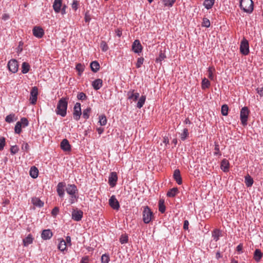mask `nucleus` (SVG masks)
<instances>
[{
    "label": "nucleus",
    "instance_id": "nucleus-1",
    "mask_svg": "<svg viewBox=\"0 0 263 263\" xmlns=\"http://www.w3.org/2000/svg\"><path fill=\"white\" fill-rule=\"evenodd\" d=\"M68 106V102L66 98H62L58 102L56 113L62 117H65L66 115V111Z\"/></svg>",
    "mask_w": 263,
    "mask_h": 263
},
{
    "label": "nucleus",
    "instance_id": "nucleus-2",
    "mask_svg": "<svg viewBox=\"0 0 263 263\" xmlns=\"http://www.w3.org/2000/svg\"><path fill=\"white\" fill-rule=\"evenodd\" d=\"M142 217L145 223H149L154 217L153 213L148 206L143 207Z\"/></svg>",
    "mask_w": 263,
    "mask_h": 263
},
{
    "label": "nucleus",
    "instance_id": "nucleus-3",
    "mask_svg": "<svg viewBox=\"0 0 263 263\" xmlns=\"http://www.w3.org/2000/svg\"><path fill=\"white\" fill-rule=\"evenodd\" d=\"M240 7L245 12L250 13L253 10L252 0H240Z\"/></svg>",
    "mask_w": 263,
    "mask_h": 263
},
{
    "label": "nucleus",
    "instance_id": "nucleus-4",
    "mask_svg": "<svg viewBox=\"0 0 263 263\" xmlns=\"http://www.w3.org/2000/svg\"><path fill=\"white\" fill-rule=\"evenodd\" d=\"M249 112L250 111L248 108L246 106L242 107L240 110V120L243 126H246L247 125V121Z\"/></svg>",
    "mask_w": 263,
    "mask_h": 263
},
{
    "label": "nucleus",
    "instance_id": "nucleus-5",
    "mask_svg": "<svg viewBox=\"0 0 263 263\" xmlns=\"http://www.w3.org/2000/svg\"><path fill=\"white\" fill-rule=\"evenodd\" d=\"M249 44L248 41L243 38L240 42V52L241 54L246 55L249 53Z\"/></svg>",
    "mask_w": 263,
    "mask_h": 263
},
{
    "label": "nucleus",
    "instance_id": "nucleus-6",
    "mask_svg": "<svg viewBox=\"0 0 263 263\" xmlns=\"http://www.w3.org/2000/svg\"><path fill=\"white\" fill-rule=\"evenodd\" d=\"M82 115L81 104L76 103L73 108V116L74 120L78 121Z\"/></svg>",
    "mask_w": 263,
    "mask_h": 263
},
{
    "label": "nucleus",
    "instance_id": "nucleus-7",
    "mask_svg": "<svg viewBox=\"0 0 263 263\" xmlns=\"http://www.w3.org/2000/svg\"><path fill=\"white\" fill-rule=\"evenodd\" d=\"M8 68L10 71L15 73L18 70V65L17 62L15 59L10 60L7 65Z\"/></svg>",
    "mask_w": 263,
    "mask_h": 263
},
{
    "label": "nucleus",
    "instance_id": "nucleus-8",
    "mask_svg": "<svg viewBox=\"0 0 263 263\" xmlns=\"http://www.w3.org/2000/svg\"><path fill=\"white\" fill-rule=\"evenodd\" d=\"M38 95V89L36 87H33L30 92V101L32 104H35L37 101Z\"/></svg>",
    "mask_w": 263,
    "mask_h": 263
},
{
    "label": "nucleus",
    "instance_id": "nucleus-9",
    "mask_svg": "<svg viewBox=\"0 0 263 263\" xmlns=\"http://www.w3.org/2000/svg\"><path fill=\"white\" fill-rule=\"evenodd\" d=\"M83 213L81 210H73L71 213V218L76 221H79L82 219Z\"/></svg>",
    "mask_w": 263,
    "mask_h": 263
},
{
    "label": "nucleus",
    "instance_id": "nucleus-10",
    "mask_svg": "<svg viewBox=\"0 0 263 263\" xmlns=\"http://www.w3.org/2000/svg\"><path fill=\"white\" fill-rule=\"evenodd\" d=\"M109 204L114 210H118L119 209V202L116 199L115 195L111 196L109 199Z\"/></svg>",
    "mask_w": 263,
    "mask_h": 263
},
{
    "label": "nucleus",
    "instance_id": "nucleus-11",
    "mask_svg": "<svg viewBox=\"0 0 263 263\" xmlns=\"http://www.w3.org/2000/svg\"><path fill=\"white\" fill-rule=\"evenodd\" d=\"M118 180L117 174L116 172H111L108 178V183L110 186L114 187L116 185Z\"/></svg>",
    "mask_w": 263,
    "mask_h": 263
},
{
    "label": "nucleus",
    "instance_id": "nucleus-12",
    "mask_svg": "<svg viewBox=\"0 0 263 263\" xmlns=\"http://www.w3.org/2000/svg\"><path fill=\"white\" fill-rule=\"evenodd\" d=\"M139 93L135 91L134 89H131L127 92V99L133 101H136L139 97Z\"/></svg>",
    "mask_w": 263,
    "mask_h": 263
},
{
    "label": "nucleus",
    "instance_id": "nucleus-13",
    "mask_svg": "<svg viewBox=\"0 0 263 263\" xmlns=\"http://www.w3.org/2000/svg\"><path fill=\"white\" fill-rule=\"evenodd\" d=\"M132 49L135 53H137L142 51V46L138 40H136L133 43Z\"/></svg>",
    "mask_w": 263,
    "mask_h": 263
},
{
    "label": "nucleus",
    "instance_id": "nucleus-14",
    "mask_svg": "<svg viewBox=\"0 0 263 263\" xmlns=\"http://www.w3.org/2000/svg\"><path fill=\"white\" fill-rule=\"evenodd\" d=\"M61 148L65 152H70L71 151V145L67 139H63L60 144Z\"/></svg>",
    "mask_w": 263,
    "mask_h": 263
},
{
    "label": "nucleus",
    "instance_id": "nucleus-15",
    "mask_svg": "<svg viewBox=\"0 0 263 263\" xmlns=\"http://www.w3.org/2000/svg\"><path fill=\"white\" fill-rule=\"evenodd\" d=\"M32 32L34 36L37 38H41L44 34L43 29L38 26L34 27L32 30Z\"/></svg>",
    "mask_w": 263,
    "mask_h": 263
},
{
    "label": "nucleus",
    "instance_id": "nucleus-16",
    "mask_svg": "<svg viewBox=\"0 0 263 263\" xmlns=\"http://www.w3.org/2000/svg\"><path fill=\"white\" fill-rule=\"evenodd\" d=\"M65 183L64 182H59L57 185V193L60 197H63L64 195V187Z\"/></svg>",
    "mask_w": 263,
    "mask_h": 263
},
{
    "label": "nucleus",
    "instance_id": "nucleus-17",
    "mask_svg": "<svg viewBox=\"0 0 263 263\" xmlns=\"http://www.w3.org/2000/svg\"><path fill=\"white\" fill-rule=\"evenodd\" d=\"M53 235L51 231L49 229L44 230L41 234V237L44 240L50 239Z\"/></svg>",
    "mask_w": 263,
    "mask_h": 263
},
{
    "label": "nucleus",
    "instance_id": "nucleus-18",
    "mask_svg": "<svg viewBox=\"0 0 263 263\" xmlns=\"http://www.w3.org/2000/svg\"><path fill=\"white\" fill-rule=\"evenodd\" d=\"M66 191L70 196L75 195L77 191V186L74 184H68L66 188Z\"/></svg>",
    "mask_w": 263,
    "mask_h": 263
},
{
    "label": "nucleus",
    "instance_id": "nucleus-19",
    "mask_svg": "<svg viewBox=\"0 0 263 263\" xmlns=\"http://www.w3.org/2000/svg\"><path fill=\"white\" fill-rule=\"evenodd\" d=\"M62 6V0H54L53 4V8L56 13H59L60 12Z\"/></svg>",
    "mask_w": 263,
    "mask_h": 263
},
{
    "label": "nucleus",
    "instance_id": "nucleus-20",
    "mask_svg": "<svg viewBox=\"0 0 263 263\" xmlns=\"http://www.w3.org/2000/svg\"><path fill=\"white\" fill-rule=\"evenodd\" d=\"M230 163L226 159H223L221 162V169L224 172H228L229 171Z\"/></svg>",
    "mask_w": 263,
    "mask_h": 263
},
{
    "label": "nucleus",
    "instance_id": "nucleus-21",
    "mask_svg": "<svg viewBox=\"0 0 263 263\" xmlns=\"http://www.w3.org/2000/svg\"><path fill=\"white\" fill-rule=\"evenodd\" d=\"M173 177L174 179L178 184H182V178L180 175V171L179 170H175Z\"/></svg>",
    "mask_w": 263,
    "mask_h": 263
},
{
    "label": "nucleus",
    "instance_id": "nucleus-22",
    "mask_svg": "<svg viewBox=\"0 0 263 263\" xmlns=\"http://www.w3.org/2000/svg\"><path fill=\"white\" fill-rule=\"evenodd\" d=\"M103 85V81L101 79H97L93 81L92 83L93 88L97 90H99Z\"/></svg>",
    "mask_w": 263,
    "mask_h": 263
},
{
    "label": "nucleus",
    "instance_id": "nucleus-23",
    "mask_svg": "<svg viewBox=\"0 0 263 263\" xmlns=\"http://www.w3.org/2000/svg\"><path fill=\"white\" fill-rule=\"evenodd\" d=\"M262 257V253L259 249H256L254 253L253 258L257 262H259Z\"/></svg>",
    "mask_w": 263,
    "mask_h": 263
},
{
    "label": "nucleus",
    "instance_id": "nucleus-24",
    "mask_svg": "<svg viewBox=\"0 0 263 263\" xmlns=\"http://www.w3.org/2000/svg\"><path fill=\"white\" fill-rule=\"evenodd\" d=\"M33 238L31 234H29L25 238L23 239V245L24 246H28L29 245L33 242Z\"/></svg>",
    "mask_w": 263,
    "mask_h": 263
},
{
    "label": "nucleus",
    "instance_id": "nucleus-25",
    "mask_svg": "<svg viewBox=\"0 0 263 263\" xmlns=\"http://www.w3.org/2000/svg\"><path fill=\"white\" fill-rule=\"evenodd\" d=\"M90 66L91 70L94 72H97L99 70L100 67L99 63L96 61L92 62L90 63Z\"/></svg>",
    "mask_w": 263,
    "mask_h": 263
},
{
    "label": "nucleus",
    "instance_id": "nucleus-26",
    "mask_svg": "<svg viewBox=\"0 0 263 263\" xmlns=\"http://www.w3.org/2000/svg\"><path fill=\"white\" fill-rule=\"evenodd\" d=\"M58 249L62 252L67 250V244L66 241L63 239L60 240V242L58 245Z\"/></svg>",
    "mask_w": 263,
    "mask_h": 263
},
{
    "label": "nucleus",
    "instance_id": "nucleus-27",
    "mask_svg": "<svg viewBox=\"0 0 263 263\" xmlns=\"http://www.w3.org/2000/svg\"><path fill=\"white\" fill-rule=\"evenodd\" d=\"M245 182L247 187H250L253 185L254 181L253 178L248 174L245 177Z\"/></svg>",
    "mask_w": 263,
    "mask_h": 263
},
{
    "label": "nucleus",
    "instance_id": "nucleus-28",
    "mask_svg": "<svg viewBox=\"0 0 263 263\" xmlns=\"http://www.w3.org/2000/svg\"><path fill=\"white\" fill-rule=\"evenodd\" d=\"M29 173L33 178H36L39 174L38 169L35 166H32L30 168Z\"/></svg>",
    "mask_w": 263,
    "mask_h": 263
},
{
    "label": "nucleus",
    "instance_id": "nucleus-29",
    "mask_svg": "<svg viewBox=\"0 0 263 263\" xmlns=\"http://www.w3.org/2000/svg\"><path fill=\"white\" fill-rule=\"evenodd\" d=\"M215 72V69L213 66L209 67L208 68V77L211 80H214V73Z\"/></svg>",
    "mask_w": 263,
    "mask_h": 263
},
{
    "label": "nucleus",
    "instance_id": "nucleus-30",
    "mask_svg": "<svg viewBox=\"0 0 263 263\" xmlns=\"http://www.w3.org/2000/svg\"><path fill=\"white\" fill-rule=\"evenodd\" d=\"M178 193V190L177 187H174L170 189L167 193V196L169 197H174Z\"/></svg>",
    "mask_w": 263,
    "mask_h": 263
},
{
    "label": "nucleus",
    "instance_id": "nucleus-31",
    "mask_svg": "<svg viewBox=\"0 0 263 263\" xmlns=\"http://www.w3.org/2000/svg\"><path fill=\"white\" fill-rule=\"evenodd\" d=\"M221 235V231L219 230L215 229L213 232H212V237L213 238V239L217 241L219 238V237Z\"/></svg>",
    "mask_w": 263,
    "mask_h": 263
},
{
    "label": "nucleus",
    "instance_id": "nucleus-32",
    "mask_svg": "<svg viewBox=\"0 0 263 263\" xmlns=\"http://www.w3.org/2000/svg\"><path fill=\"white\" fill-rule=\"evenodd\" d=\"M145 100L146 97L145 96H141L137 102V107L138 108H141L142 107L145 103Z\"/></svg>",
    "mask_w": 263,
    "mask_h": 263
},
{
    "label": "nucleus",
    "instance_id": "nucleus-33",
    "mask_svg": "<svg viewBox=\"0 0 263 263\" xmlns=\"http://www.w3.org/2000/svg\"><path fill=\"white\" fill-rule=\"evenodd\" d=\"M215 2V0H204L203 5L207 9H211Z\"/></svg>",
    "mask_w": 263,
    "mask_h": 263
},
{
    "label": "nucleus",
    "instance_id": "nucleus-34",
    "mask_svg": "<svg viewBox=\"0 0 263 263\" xmlns=\"http://www.w3.org/2000/svg\"><path fill=\"white\" fill-rule=\"evenodd\" d=\"M159 211L161 213H164L165 211V206L164 204V200L161 199L159 201Z\"/></svg>",
    "mask_w": 263,
    "mask_h": 263
},
{
    "label": "nucleus",
    "instance_id": "nucleus-35",
    "mask_svg": "<svg viewBox=\"0 0 263 263\" xmlns=\"http://www.w3.org/2000/svg\"><path fill=\"white\" fill-rule=\"evenodd\" d=\"M32 202V203L36 206L42 207L44 205L43 202L37 198H33Z\"/></svg>",
    "mask_w": 263,
    "mask_h": 263
},
{
    "label": "nucleus",
    "instance_id": "nucleus-36",
    "mask_svg": "<svg viewBox=\"0 0 263 263\" xmlns=\"http://www.w3.org/2000/svg\"><path fill=\"white\" fill-rule=\"evenodd\" d=\"M91 108L90 107H87L85 109H84L83 111V112L82 113L83 115V117L85 119H87L89 118L90 113L91 112Z\"/></svg>",
    "mask_w": 263,
    "mask_h": 263
},
{
    "label": "nucleus",
    "instance_id": "nucleus-37",
    "mask_svg": "<svg viewBox=\"0 0 263 263\" xmlns=\"http://www.w3.org/2000/svg\"><path fill=\"white\" fill-rule=\"evenodd\" d=\"M22 72L23 73H27L30 69V65L26 62H23L22 66Z\"/></svg>",
    "mask_w": 263,
    "mask_h": 263
},
{
    "label": "nucleus",
    "instance_id": "nucleus-38",
    "mask_svg": "<svg viewBox=\"0 0 263 263\" xmlns=\"http://www.w3.org/2000/svg\"><path fill=\"white\" fill-rule=\"evenodd\" d=\"M210 86V81L205 78H203L201 83V87L202 89L208 88Z\"/></svg>",
    "mask_w": 263,
    "mask_h": 263
},
{
    "label": "nucleus",
    "instance_id": "nucleus-39",
    "mask_svg": "<svg viewBox=\"0 0 263 263\" xmlns=\"http://www.w3.org/2000/svg\"><path fill=\"white\" fill-rule=\"evenodd\" d=\"M189 130L187 128H184L182 133L180 134V138L182 141L185 140L189 136Z\"/></svg>",
    "mask_w": 263,
    "mask_h": 263
},
{
    "label": "nucleus",
    "instance_id": "nucleus-40",
    "mask_svg": "<svg viewBox=\"0 0 263 263\" xmlns=\"http://www.w3.org/2000/svg\"><path fill=\"white\" fill-rule=\"evenodd\" d=\"M100 125L101 126H104L107 123V119L106 116L104 115H102L99 116V121Z\"/></svg>",
    "mask_w": 263,
    "mask_h": 263
},
{
    "label": "nucleus",
    "instance_id": "nucleus-41",
    "mask_svg": "<svg viewBox=\"0 0 263 263\" xmlns=\"http://www.w3.org/2000/svg\"><path fill=\"white\" fill-rule=\"evenodd\" d=\"M165 6L171 7L176 0H161Z\"/></svg>",
    "mask_w": 263,
    "mask_h": 263
},
{
    "label": "nucleus",
    "instance_id": "nucleus-42",
    "mask_svg": "<svg viewBox=\"0 0 263 263\" xmlns=\"http://www.w3.org/2000/svg\"><path fill=\"white\" fill-rule=\"evenodd\" d=\"M229 107L226 104H224L221 106V112L223 116H227L228 114Z\"/></svg>",
    "mask_w": 263,
    "mask_h": 263
},
{
    "label": "nucleus",
    "instance_id": "nucleus-43",
    "mask_svg": "<svg viewBox=\"0 0 263 263\" xmlns=\"http://www.w3.org/2000/svg\"><path fill=\"white\" fill-rule=\"evenodd\" d=\"M22 125L21 123L17 122L15 126L14 130L16 134H20L22 132Z\"/></svg>",
    "mask_w": 263,
    "mask_h": 263
},
{
    "label": "nucleus",
    "instance_id": "nucleus-44",
    "mask_svg": "<svg viewBox=\"0 0 263 263\" xmlns=\"http://www.w3.org/2000/svg\"><path fill=\"white\" fill-rule=\"evenodd\" d=\"M76 69L79 72V74L80 76L84 70V66L81 63H79L76 65Z\"/></svg>",
    "mask_w": 263,
    "mask_h": 263
},
{
    "label": "nucleus",
    "instance_id": "nucleus-45",
    "mask_svg": "<svg viewBox=\"0 0 263 263\" xmlns=\"http://www.w3.org/2000/svg\"><path fill=\"white\" fill-rule=\"evenodd\" d=\"M14 117H15V115L13 114H11L8 115L7 116H6V117L5 118L6 122H7V123H9L13 122L14 120Z\"/></svg>",
    "mask_w": 263,
    "mask_h": 263
},
{
    "label": "nucleus",
    "instance_id": "nucleus-46",
    "mask_svg": "<svg viewBox=\"0 0 263 263\" xmlns=\"http://www.w3.org/2000/svg\"><path fill=\"white\" fill-rule=\"evenodd\" d=\"M128 238L126 234H122L120 238V242L122 244L126 243L128 242Z\"/></svg>",
    "mask_w": 263,
    "mask_h": 263
},
{
    "label": "nucleus",
    "instance_id": "nucleus-47",
    "mask_svg": "<svg viewBox=\"0 0 263 263\" xmlns=\"http://www.w3.org/2000/svg\"><path fill=\"white\" fill-rule=\"evenodd\" d=\"M100 47L103 51H106L108 49V47L104 41H102L100 44Z\"/></svg>",
    "mask_w": 263,
    "mask_h": 263
},
{
    "label": "nucleus",
    "instance_id": "nucleus-48",
    "mask_svg": "<svg viewBox=\"0 0 263 263\" xmlns=\"http://www.w3.org/2000/svg\"><path fill=\"white\" fill-rule=\"evenodd\" d=\"M109 260V257L106 254H103L101 257L102 263H108Z\"/></svg>",
    "mask_w": 263,
    "mask_h": 263
},
{
    "label": "nucleus",
    "instance_id": "nucleus-49",
    "mask_svg": "<svg viewBox=\"0 0 263 263\" xmlns=\"http://www.w3.org/2000/svg\"><path fill=\"white\" fill-rule=\"evenodd\" d=\"M144 62V58L142 57L138 58L136 63V67L139 68L141 67Z\"/></svg>",
    "mask_w": 263,
    "mask_h": 263
},
{
    "label": "nucleus",
    "instance_id": "nucleus-50",
    "mask_svg": "<svg viewBox=\"0 0 263 263\" xmlns=\"http://www.w3.org/2000/svg\"><path fill=\"white\" fill-rule=\"evenodd\" d=\"M19 150V148L16 145L12 146L10 148V152L12 155L16 154Z\"/></svg>",
    "mask_w": 263,
    "mask_h": 263
},
{
    "label": "nucleus",
    "instance_id": "nucleus-51",
    "mask_svg": "<svg viewBox=\"0 0 263 263\" xmlns=\"http://www.w3.org/2000/svg\"><path fill=\"white\" fill-rule=\"evenodd\" d=\"M211 23L209 20L207 18H203L202 22V26L208 28L210 26Z\"/></svg>",
    "mask_w": 263,
    "mask_h": 263
},
{
    "label": "nucleus",
    "instance_id": "nucleus-52",
    "mask_svg": "<svg viewBox=\"0 0 263 263\" xmlns=\"http://www.w3.org/2000/svg\"><path fill=\"white\" fill-rule=\"evenodd\" d=\"M214 151H215V152L214 153V155H215V156H217V155L220 156L221 155V153H220V150H219V145L218 144L215 143Z\"/></svg>",
    "mask_w": 263,
    "mask_h": 263
},
{
    "label": "nucleus",
    "instance_id": "nucleus-53",
    "mask_svg": "<svg viewBox=\"0 0 263 263\" xmlns=\"http://www.w3.org/2000/svg\"><path fill=\"white\" fill-rule=\"evenodd\" d=\"M19 122L21 123V125L24 127L28 126V120L26 118H22L21 121Z\"/></svg>",
    "mask_w": 263,
    "mask_h": 263
},
{
    "label": "nucleus",
    "instance_id": "nucleus-54",
    "mask_svg": "<svg viewBox=\"0 0 263 263\" xmlns=\"http://www.w3.org/2000/svg\"><path fill=\"white\" fill-rule=\"evenodd\" d=\"M86 95L83 92H80L77 95V98L80 100H84L86 99Z\"/></svg>",
    "mask_w": 263,
    "mask_h": 263
},
{
    "label": "nucleus",
    "instance_id": "nucleus-55",
    "mask_svg": "<svg viewBox=\"0 0 263 263\" xmlns=\"http://www.w3.org/2000/svg\"><path fill=\"white\" fill-rule=\"evenodd\" d=\"M22 149L26 152H28L29 149V146L27 143L24 142L22 145Z\"/></svg>",
    "mask_w": 263,
    "mask_h": 263
},
{
    "label": "nucleus",
    "instance_id": "nucleus-56",
    "mask_svg": "<svg viewBox=\"0 0 263 263\" xmlns=\"http://www.w3.org/2000/svg\"><path fill=\"white\" fill-rule=\"evenodd\" d=\"M5 145V139L4 137H0V151L3 150Z\"/></svg>",
    "mask_w": 263,
    "mask_h": 263
},
{
    "label": "nucleus",
    "instance_id": "nucleus-57",
    "mask_svg": "<svg viewBox=\"0 0 263 263\" xmlns=\"http://www.w3.org/2000/svg\"><path fill=\"white\" fill-rule=\"evenodd\" d=\"M165 57H166L164 53L160 52L159 57L157 59H156V62H161L163 60H164L165 58Z\"/></svg>",
    "mask_w": 263,
    "mask_h": 263
},
{
    "label": "nucleus",
    "instance_id": "nucleus-58",
    "mask_svg": "<svg viewBox=\"0 0 263 263\" xmlns=\"http://www.w3.org/2000/svg\"><path fill=\"white\" fill-rule=\"evenodd\" d=\"M79 2L77 0H73V3L71 5L72 8L75 11L77 10L79 6Z\"/></svg>",
    "mask_w": 263,
    "mask_h": 263
},
{
    "label": "nucleus",
    "instance_id": "nucleus-59",
    "mask_svg": "<svg viewBox=\"0 0 263 263\" xmlns=\"http://www.w3.org/2000/svg\"><path fill=\"white\" fill-rule=\"evenodd\" d=\"M78 197L76 195H71L69 199V202L70 204H72L77 201Z\"/></svg>",
    "mask_w": 263,
    "mask_h": 263
},
{
    "label": "nucleus",
    "instance_id": "nucleus-60",
    "mask_svg": "<svg viewBox=\"0 0 263 263\" xmlns=\"http://www.w3.org/2000/svg\"><path fill=\"white\" fill-rule=\"evenodd\" d=\"M59 212V209L58 207H55L52 210L51 213L52 215L54 216H55Z\"/></svg>",
    "mask_w": 263,
    "mask_h": 263
},
{
    "label": "nucleus",
    "instance_id": "nucleus-61",
    "mask_svg": "<svg viewBox=\"0 0 263 263\" xmlns=\"http://www.w3.org/2000/svg\"><path fill=\"white\" fill-rule=\"evenodd\" d=\"M89 259L88 256H85L84 257H82L80 261V263H89Z\"/></svg>",
    "mask_w": 263,
    "mask_h": 263
},
{
    "label": "nucleus",
    "instance_id": "nucleus-62",
    "mask_svg": "<svg viewBox=\"0 0 263 263\" xmlns=\"http://www.w3.org/2000/svg\"><path fill=\"white\" fill-rule=\"evenodd\" d=\"M62 7H61V11L60 12H61V14L62 15H64L66 13V5H64L63 6H62Z\"/></svg>",
    "mask_w": 263,
    "mask_h": 263
},
{
    "label": "nucleus",
    "instance_id": "nucleus-63",
    "mask_svg": "<svg viewBox=\"0 0 263 263\" xmlns=\"http://www.w3.org/2000/svg\"><path fill=\"white\" fill-rule=\"evenodd\" d=\"M189 222L187 220H185L184 221V223H183V229L184 230H188L189 229Z\"/></svg>",
    "mask_w": 263,
    "mask_h": 263
},
{
    "label": "nucleus",
    "instance_id": "nucleus-64",
    "mask_svg": "<svg viewBox=\"0 0 263 263\" xmlns=\"http://www.w3.org/2000/svg\"><path fill=\"white\" fill-rule=\"evenodd\" d=\"M257 93L261 97L263 96V87L257 89Z\"/></svg>",
    "mask_w": 263,
    "mask_h": 263
}]
</instances>
